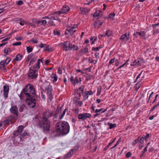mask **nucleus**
<instances>
[{
	"label": "nucleus",
	"mask_w": 159,
	"mask_h": 159,
	"mask_svg": "<svg viewBox=\"0 0 159 159\" xmlns=\"http://www.w3.org/2000/svg\"><path fill=\"white\" fill-rule=\"evenodd\" d=\"M35 94L34 88L32 85L28 84L24 88L20 93L19 97L21 99L24 97L26 98V102L30 108H34L36 106V100L34 98Z\"/></svg>",
	"instance_id": "1"
},
{
	"label": "nucleus",
	"mask_w": 159,
	"mask_h": 159,
	"mask_svg": "<svg viewBox=\"0 0 159 159\" xmlns=\"http://www.w3.org/2000/svg\"><path fill=\"white\" fill-rule=\"evenodd\" d=\"M53 115V112L47 111L43 116L38 119L37 122V125L45 134L50 132L51 123L49 118Z\"/></svg>",
	"instance_id": "2"
},
{
	"label": "nucleus",
	"mask_w": 159,
	"mask_h": 159,
	"mask_svg": "<svg viewBox=\"0 0 159 159\" xmlns=\"http://www.w3.org/2000/svg\"><path fill=\"white\" fill-rule=\"evenodd\" d=\"M56 129L58 132H61L63 134L65 135L69 132L70 127L67 122H59L56 125Z\"/></svg>",
	"instance_id": "3"
},
{
	"label": "nucleus",
	"mask_w": 159,
	"mask_h": 159,
	"mask_svg": "<svg viewBox=\"0 0 159 159\" xmlns=\"http://www.w3.org/2000/svg\"><path fill=\"white\" fill-rule=\"evenodd\" d=\"M39 69H36L34 68V65L30 68L29 72L28 73V75L31 79L36 78L38 75H37V71Z\"/></svg>",
	"instance_id": "4"
},
{
	"label": "nucleus",
	"mask_w": 159,
	"mask_h": 159,
	"mask_svg": "<svg viewBox=\"0 0 159 159\" xmlns=\"http://www.w3.org/2000/svg\"><path fill=\"white\" fill-rule=\"evenodd\" d=\"M18 108L16 106H12L10 109V111L12 114L14 115V116L11 115L10 117L11 118L16 119L18 115Z\"/></svg>",
	"instance_id": "5"
},
{
	"label": "nucleus",
	"mask_w": 159,
	"mask_h": 159,
	"mask_svg": "<svg viewBox=\"0 0 159 159\" xmlns=\"http://www.w3.org/2000/svg\"><path fill=\"white\" fill-rule=\"evenodd\" d=\"M91 116V114L87 113H84L79 114L78 116V118L79 119L83 121L88 118H90Z\"/></svg>",
	"instance_id": "6"
},
{
	"label": "nucleus",
	"mask_w": 159,
	"mask_h": 159,
	"mask_svg": "<svg viewBox=\"0 0 159 159\" xmlns=\"http://www.w3.org/2000/svg\"><path fill=\"white\" fill-rule=\"evenodd\" d=\"M70 9V8L66 5H64L61 10L56 11L54 14L61 15V14H66L67 12Z\"/></svg>",
	"instance_id": "7"
},
{
	"label": "nucleus",
	"mask_w": 159,
	"mask_h": 159,
	"mask_svg": "<svg viewBox=\"0 0 159 159\" xmlns=\"http://www.w3.org/2000/svg\"><path fill=\"white\" fill-rule=\"evenodd\" d=\"M24 127L23 125L19 126L16 131H14L13 134L15 137L20 135L23 131Z\"/></svg>",
	"instance_id": "8"
},
{
	"label": "nucleus",
	"mask_w": 159,
	"mask_h": 159,
	"mask_svg": "<svg viewBox=\"0 0 159 159\" xmlns=\"http://www.w3.org/2000/svg\"><path fill=\"white\" fill-rule=\"evenodd\" d=\"M61 45L62 46L63 48V50L66 51V49L69 48L70 45V43L68 41L64 42L63 43H61Z\"/></svg>",
	"instance_id": "9"
},
{
	"label": "nucleus",
	"mask_w": 159,
	"mask_h": 159,
	"mask_svg": "<svg viewBox=\"0 0 159 159\" xmlns=\"http://www.w3.org/2000/svg\"><path fill=\"white\" fill-rule=\"evenodd\" d=\"M70 82H71L73 85L74 86L76 84H78L80 83L78 80V77H76L74 80V77L72 76H71L70 78Z\"/></svg>",
	"instance_id": "10"
},
{
	"label": "nucleus",
	"mask_w": 159,
	"mask_h": 159,
	"mask_svg": "<svg viewBox=\"0 0 159 159\" xmlns=\"http://www.w3.org/2000/svg\"><path fill=\"white\" fill-rule=\"evenodd\" d=\"M78 49L79 48L78 46L75 45H72L71 43H70V45L69 47V48H68V49H66V52L68 51H71L72 50L73 51H77Z\"/></svg>",
	"instance_id": "11"
},
{
	"label": "nucleus",
	"mask_w": 159,
	"mask_h": 159,
	"mask_svg": "<svg viewBox=\"0 0 159 159\" xmlns=\"http://www.w3.org/2000/svg\"><path fill=\"white\" fill-rule=\"evenodd\" d=\"M43 59L42 58L41 59H39L38 60V61L37 62L36 65H34V68H35L36 69H39L40 66V62L43 63Z\"/></svg>",
	"instance_id": "12"
},
{
	"label": "nucleus",
	"mask_w": 159,
	"mask_h": 159,
	"mask_svg": "<svg viewBox=\"0 0 159 159\" xmlns=\"http://www.w3.org/2000/svg\"><path fill=\"white\" fill-rule=\"evenodd\" d=\"M129 33H128V34H125L124 35H121L120 39L122 40L127 41L129 40Z\"/></svg>",
	"instance_id": "13"
},
{
	"label": "nucleus",
	"mask_w": 159,
	"mask_h": 159,
	"mask_svg": "<svg viewBox=\"0 0 159 159\" xmlns=\"http://www.w3.org/2000/svg\"><path fill=\"white\" fill-rule=\"evenodd\" d=\"M74 151H76L75 149H72L70 150L67 154L65 155V157L66 158H69L71 156L73 155L74 153L73 152Z\"/></svg>",
	"instance_id": "14"
},
{
	"label": "nucleus",
	"mask_w": 159,
	"mask_h": 159,
	"mask_svg": "<svg viewBox=\"0 0 159 159\" xmlns=\"http://www.w3.org/2000/svg\"><path fill=\"white\" fill-rule=\"evenodd\" d=\"M37 24H40V25H44L47 23V21L45 20H38L36 21Z\"/></svg>",
	"instance_id": "15"
},
{
	"label": "nucleus",
	"mask_w": 159,
	"mask_h": 159,
	"mask_svg": "<svg viewBox=\"0 0 159 159\" xmlns=\"http://www.w3.org/2000/svg\"><path fill=\"white\" fill-rule=\"evenodd\" d=\"M23 58V55L20 53H18L16 56V57L14 59V61H17L21 60Z\"/></svg>",
	"instance_id": "16"
},
{
	"label": "nucleus",
	"mask_w": 159,
	"mask_h": 159,
	"mask_svg": "<svg viewBox=\"0 0 159 159\" xmlns=\"http://www.w3.org/2000/svg\"><path fill=\"white\" fill-rule=\"evenodd\" d=\"M136 36L139 35L142 38H144L145 37V34L144 31H142L140 32H136L135 34Z\"/></svg>",
	"instance_id": "17"
},
{
	"label": "nucleus",
	"mask_w": 159,
	"mask_h": 159,
	"mask_svg": "<svg viewBox=\"0 0 159 159\" xmlns=\"http://www.w3.org/2000/svg\"><path fill=\"white\" fill-rule=\"evenodd\" d=\"M26 135L29 136V134L26 131H25L24 132L23 134H22L21 135H20V136L19 137L20 138V141H23V139H22V138H24Z\"/></svg>",
	"instance_id": "18"
},
{
	"label": "nucleus",
	"mask_w": 159,
	"mask_h": 159,
	"mask_svg": "<svg viewBox=\"0 0 159 159\" xmlns=\"http://www.w3.org/2000/svg\"><path fill=\"white\" fill-rule=\"evenodd\" d=\"M102 22H101L100 21H96L94 22V25L95 27H99V26L100 25H101L102 24Z\"/></svg>",
	"instance_id": "19"
},
{
	"label": "nucleus",
	"mask_w": 159,
	"mask_h": 159,
	"mask_svg": "<svg viewBox=\"0 0 159 159\" xmlns=\"http://www.w3.org/2000/svg\"><path fill=\"white\" fill-rule=\"evenodd\" d=\"M4 92L6 93H8L9 91V85L6 84L3 86Z\"/></svg>",
	"instance_id": "20"
},
{
	"label": "nucleus",
	"mask_w": 159,
	"mask_h": 159,
	"mask_svg": "<svg viewBox=\"0 0 159 159\" xmlns=\"http://www.w3.org/2000/svg\"><path fill=\"white\" fill-rule=\"evenodd\" d=\"M47 94L48 95V99L50 101H51L53 98L52 95L51 91H48L47 92Z\"/></svg>",
	"instance_id": "21"
},
{
	"label": "nucleus",
	"mask_w": 159,
	"mask_h": 159,
	"mask_svg": "<svg viewBox=\"0 0 159 159\" xmlns=\"http://www.w3.org/2000/svg\"><path fill=\"white\" fill-rule=\"evenodd\" d=\"M25 108V106L24 104H22L19 106V111L20 112H22L23 111V110Z\"/></svg>",
	"instance_id": "22"
},
{
	"label": "nucleus",
	"mask_w": 159,
	"mask_h": 159,
	"mask_svg": "<svg viewBox=\"0 0 159 159\" xmlns=\"http://www.w3.org/2000/svg\"><path fill=\"white\" fill-rule=\"evenodd\" d=\"M69 29H68L66 30V31H67L68 33L70 34V35H72L75 32L76 30L73 29L69 27Z\"/></svg>",
	"instance_id": "23"
},
{
	"label": "nucleus",
	"mask_w": 159,
	"mask_h": 159,
	"mask_svg": "<svg viewBox=\"0 0 159 159\" xmlns=\"http://www.w3.org/2000/svg\"><path fill=\"white\" fill-rule=\"evenodd\" d=\"M102 14H100L99 11H96L93 15L94 17H98V18H100L102 16Z\"/></svg>",
	"instance_id": "24"
},
{
	"label": "nucleus",
	"mask_w": 159,
	"mask_h": 159,
	"mask_svg": "<svg viewBox=\"0 0 159 159\" xmlns=\"http://www.w3.org/2000/svg\"><path fill=\"white\" fill-rule=\"evenodd\" d=\"M17 21L20 25L22 26L24 25L25 23V20L24 19H23L22 18H19L18 20H17Z\"/></svg>",
	"instance_id": "25"
},
{
	"label": "nucleus",
	"mask_w": 159,
	"mask_h": 159,
	"mask_svg": "<svg viewBox=\"0 0 159 159\" xmlns=\"http://www.w3.org/2000/svg\"><path fill=\"white\" fill-rule=\"evenodd\" d=\"M37 58V57L36 56H34V57H33L32 59L31 60L30 62L29 65L30 66L31 65L33 64L34 62L36 60Z\"/></svg>",
	"instance_id": "26"
},
{
	"label": "nucleus",
	"mask_w": 159,
	"mask_h": 159,
	"mask_svg": "<svg viewBox=\"0 0 159 159\" xmlns=\"http://www.w3.org/2000/svg\"><path fill=\"white\" fill-rule=\"evenodd\" d=\"M112 34V31L108 30L107 31L106 33L105 34V36H107V37H109Z\"/></svg>",
	"instance_id": "27"
},
{
	"label": "nucleus",
	"mask_w": 159,
	"mask_h": 159,
	"mask_svg": "<svg viewBox=\"0 0 159 159\" xmlns=\"http://www.w3.org/2000/svg\"><path fill=\"white\" fill-rule=\"evenodd\" d=\"M88 52V49L87 48H85L83 49H82L80 50L81 53L83 52L84 53H86Z\"/></svg>",
	"instance_id": "28"
},
{
	"label": "nucleus",
	"mask_w": 159,
	"mask_h": 159,
	"mask_svg": "<svg viewBox=\"0 0 159 159\" xmlns=\"http://www.w3.org/2000/svg\"><path fill=\"white\" fill-rule=\"evenodd\" d=\"M66 108L63 111L62 113L61 114V116H60L59 118H58V119L59 120H61V119L64 116V115L65 114L66 112Z\"/></svg>",
	"instance_id": "29"
},
{
	"label": "nucleus",
	"mask_w": 159,
	"mask_h": 159,
	"mask_svg": "<svg viewBox=\"0 0 159 159\" xmlns=\"http://www.w3.org/2000/svg\"><path fill=\"white\" fill-rule=\"evenodd\" d=\"M33 48L31 46H28L27 47V51L28 53H30L32 51Z\"/></svg>",
	"instance_id": "30"
},
{
	"label": "nucleus",
	"mask_w": 159,
	"mask_h": 159,
	"mask_svg": "<svg viewBox=\"0 0 159 159\" xmlns=\"http://www.w3.org/2000/svg\"><path fill=\"white\" fill-rule=\"evenodd\" d=\"M10 119H6L4 121V122L5 124H9V123L10 121H11V120L12 119H14L13 118H11L10 117Z\"/></svg>",
	"instance_id": "31"
},
{
	"label": "nucleus",
	"mask_w": 159,
	"mask_h": 159,
	"mask_svg": "<svg viewBox=\"0 0 159 159\" xmlns=\"http://www.w3.org/2000/svg\"><path fill=\"white\" fill-rule=\"evenodd\" d=\"M137 65H141L142 60L140 59H138L136 60Z\"/></svg>",
	"instance_id": "32"
},
{
	"label": "nucleus",
	"mask_w": 159,
	"mask_h": 159,
	"mask_svg": "<svg viewBox=\"0 0 159 159\" xmlns=\"http://www.w3.org/2000/svg\"><path fill=\"white\" fill-rule=\"evenodd\" d=\"M75 94L76 96H78V97L80 98V92L79 91V90H76L75 91Z\"/></svg>",
	"instance_id": "33"
},
{
	"label": "nucleus",
	"mask_w": 159,
	"mask_h": 159,
	"mask_svg": "<svg viewBox=\"0 0 159 159\" xmlns=\"http://www.w3.org/2000/svg\"><path fill=\"white\" fill-rule=\"evenodd\" d=\"M53 33L55 35H57L58 36H60V32L57 30H54Z\"/></svg>",
	"instance_id": "34"
},
{
	"label": "nucleus",
	"mask_w": 159,
	"mask_h": 159,
	"mask_svg": "<svg viewBox=\"0 0 159 159\" xmlns=\"http://www.w3.org/2000/svg\"><path fill=\"white\" fill-rule=\"evenodd\" d=\"M84 76L86 77V81H88L91 78V75L90 74H87L86 75Z\"/></svg>",
	"instance_id": "35"
},
{
	"label": "nucleus",
	"mask_w": 159,
	"mask_h": 159,
	"mask_svg": "<svg viewBox=\"0 0 159 159\" xmlns=\"http://www.w3.org/2000/svg\"><path fill=\"white\" fill-rule=\"evenodd\" d=\"M10 60V58L8 57L6 59V60L4 62V63L5 65H7L8 64Z\"/></svg>",
	"instance_id": "36"
},
{
	"label": "nucleus",
	"mask_w": 159,
	"mask_h": 159,
	"mask_svg": "<svg viewBox=\"0 0 159 159\" xmlns=\"http://www.w3.org/2000/svg\"><path fill=\"white\" fill-rule=\"evenodd\" d=\"M108 124H109V125L110 126L109 128L110 129H112L113 128H114L116 127V124H112L109 123V122L108 123Z\"/></svg>",
	"instance_id": "37"
},
{
	"label": "nucleus",
	"mask_w": 159,
	"mask_h": 159,
	"mask_svg": "<svg viewBox=\"0 0 159 159\" xmlns=\"http://www.w3.org/2000/svg\"><path fill=\"white\" fill-rule=\"evenodd\" d=\"M5 64L2 61L0 62V69H2V68L5 67Z\"/></svg>",
	"instance_id": "38"
},
{
	"label": "nucleus",
	"mask_w": 159,
	"mask_h": 159,
	"mask_svg": "<svg viewBox=\"0 0 159 159\" xmlns=\"http://www.w3.org/2000/svg\"><path fill=\"white\" fill-rule=\"evenodd\" d=\"M84 93V100H85L88 98L89 97V94L87 93H86V92H85Z\"/></svg>",
	"instance_id": "39"
},
{
	"label": "nucleus",
	"mask_w": 159,
	"mask_h": 159,
	"mask_svg": "<svg viewBox=\"0 0 159 159\" xmlns=\"http://www.w3.org/2000/svg\"><path fill=\"white\" fill-rule=\"evenodd\" d=\"M57 76L55 74L54 75V76L53 77V80H52V81L53 83L57 81Z\"/></svg>",
	"instance_id": "40"
},
{
	"label": "nucleus",
	"mask_w": 159,
	"mask_h": 159,
	"mask_svg": "<svg viewBox=\"0 0 159 159\" xmlns=\"http://www.w3.org/2000/svg\"><path fill=\"white\" fill-rule=\"evenodd\" d=\"M115 16V14L112 13H110L109 15V16L110 18H113Z\"/></svg>",
	"instance_id": "41"
},
{
	"label": "nucleus",
	"mask_w": 159,
	"mask_h": 159,
	"mask_svg": "<svg viewBox=\"0 0 159 159\" xmlns=\"http://www.w3.org/2000/svg\"><path fill=\"white\" fill-rule=\"evenodd\" d=\"M48 23L49 24L51 25H52L53 26H55L56 25L55 24L54 22L52 20H49L48 22Z\"/></svg>",
	"instance_id": "42"
},
{
	"label": "nucleus",
	"mask_w": 159,
	"mask_h": 159,
	"mask_svg": "<svg viewBox=\"0 0 159 159\" xmlns=\"http://www.w3.org/2000/svg\"><path fill=\"white\" fill-rule=\"evenodd\" d=\"M21 42H16L12 44L13 46H17V45H20L21 44Z\"/></svg>",
	"instance_id": "43"
},
{
	"label": "nucleus",
	"mask_w": 159,
	"mask_h": 159,
	"mask_svg": "<svg viewBox=\"0 0 159 159\" xmlns=\"http://www.w3.org/2000/svg\"><path fill=\"white\" fill-rule=\"evenodd\" d=\"M55 14H54V13L53 14H52V15H54L53 16H51V15H49V16H48V19H51V20H53L55 18V17L54 16V15Z\"/></svg>",
	"instance_id": "44"
},
{
	"label": "nucleus",
	"mask_w": 159,
	"mask_h": 159,
	"mask_svg": "<svg viewBox=\"0 0 159 159\" xmlns=\"http://www.w3.org/2000/svg\"><path fill=\"white\" fill-rule=\"evenodd\" d=\"M57 117H58L57 115L54 114V116H53V120L55 121H57V120L58 119L57 118Z\"/></svg>",
	"instance_id": "45"
},
{
	"label": "nucleus",
	"mask_w": 159,
	"mask_h": 159,
	"mask_svg": "<svg viewBox=\"0 0 159 159\" xmlns=\"http://www.w3.org/2000/svg\"><path fill=\"white\" fill-rule=\"evenodd\" d=\"M159 33V30H153V34L155 35L156 34Z\"/></svg>",
	"instance_id": "46"
},
{
	"label": "nucleus",
	"mask_w": 159,
	"mask_h": 159,
	"mask_svg": "<svg viewBox=\"0 0 159 159\" xmlns=\"http://www.w3.org/2000/svg\"><path fill=\"white\" fill-rule=\"evenodd\" d=\"M80 11H81V12H80V13H83L85 11V8H80Z\"/></svg>",
	"instance_id": "47"
},
{
	"label": "nucleus",
	"mask_w": 159,
	"mask_h": 159,
	"mask_svg": "<svg viewBox=\"0 0 159 159\" xmlns=\"http://www.w3.org/2000/svg\"><path fill=\"white\" fill-rule=\"evenodd\" d=\"M78 27V25L77 24H75L73 26H69V27L71 28V29H74L75 28H77Z\"/></svg>",
	"instance_id": "48"
},
{
	"label": "nucleus",
	"mask_w": 159,
	"mask_h": 159,
	"mask_svg": "<svg viewBox=\"0 0 159 159\" xmlns=\"http://www.w3.org/2000/svg\"><path fill=\"white\" fill-rule=\"evenodd\" d=\"M101 88H98L97 90V95H100L101 92Z\"/></svg>",
	"instance_id": "49"
},
{
	"label": "nucleus",
	"mask_w": 159,
	"mask_h": 159,
	"mask_svg": "<svg viewBox=\"0 0 159 159\" xmlns=\"http://www.w3.org/2000/svg\"><path fill=\"white\" fill-rule=\"evenodd\" d=\"M158 105H159V104H156L155 105H154L153 106V107H152V108L151 109L150 111H153L154 109L156 107H157V106H158Z\"/></svg>",
	"instance_id": "50"
},
{
	"label": "nucleus",
	"mask_w": 159,
	"mask_h": 159,
	"mask_svg": "<svg viewBox=\"0 0 159 159\" xmlns=\"http://www.w3.org/2000/svg\"><path fill=\"white\" fill-rule=\"evenodd\" d=\"M120 63V61L116 59L115 60V65L116 66H118Z\"/></svg>",
	"instance_id": "51"
},
{
	"label": "nucleus",
	"mask_w": 159,
	"mask_h": 159,
	"mask_svg": "<svg viewBox=\"0 0 159 159\" xmlns=\"http://www.w3.org/2000/svg\"><path fill=\"white\" fill-rule=\"evenodd\" d=\"M31 41L34 43H38V40H37L35 39H31Z\"/></svg>",
	"instance_id": "52"
},
{
	"label": "nucleus",
	"mask_w": 159,
	"mask_h": 159,
	"mask_svg": "<svg viewBox=\"0 0 159 159\" xmlns=\"http://www.w3.org/2000/svg\"><path fill=\"white\" fill-rule=\"evenodd\" d=\"M8 93H6L4 92L3 96L6 99L8 97Z\"/></svg>",
	"instance_id": "53"
},
{
	"label": "nucleus",
	"mask_w": 159,
	"mask_h": 159,
	"mask_svg": "<svg viewBox=\"0 0 159 159\" xmlns=\"http://www.w3.org/2000/svg\"><path fill=\"white\" fill-rule=\"evenodd\" d=\"M115 61V58L111 59L109 62V65H111L112 63H114Z\"/></svg>",
	"instance_id": "54"
},
{
	"label": "nucleus",
	"mask_w": 159,
	"mask_h": 159,
	"mask_svg": "<svg viewBox=\"0 0 159 159\" xmlns=\"http://www.w3.org/2000/svg\"><path fill=\"white\" fill-rule=\"evenodd\" d=\"M136 65H137V63H136V60H134V61H133V62H131V64H130L131 66H134Z\"/></svg>",
	"instance_id": "55"
},
{
	"label": "nucleus",
	"mask_w": 159,
	"mask_h": 159,
	"mask_svg": "<svg viewBox=\"0 0 159 159\" xmlns=\"http://www.w3.org/2000/svg\"><path fill=\"white\" fill-rule=\"evenodd\" d=\"M129 59H128L127 60L126 62L125 63H124L123 64H122L121 66H120L119 67H118V68H121V67H123L126 64H128V63H127V62L129 61Z\"/></svg>",
	"instance_id": "56"
},
{
	"label": "nucleus",
	"mask_w": 159,
	"mask_h": 159,
	"mask_svg": "<svg viewBox=\"0 0 159 159\" xmlns=\"http://www.w3.org/2000/svg\"><path fill=\"white\" fill-rule=\"evenodd\" d=\"M99 49V48H98V47H96V48L93 47L92 48V50L93 51V50L95 51H97Z\"/></svg>",
	"instance_id": "57"
},
{
	"label": "nucleus",
	"mask_w": 159,
	"mask_h": 159,
	"mask_svg": "<svg viewBox=\"0 0 159 159\" xmlns=\"http://www.w3.org/2000/svg\"><path fill=\"white\" fill-rule=\"evenodd\" d=\"M23 3V2L21 0H19L18 1L17 4L18 5H21Z\"/></svg>",
	"instance_id": "58"
},
{
	"label": "nucleus",
	"mask_w": 159,
	"mask_h": 159,
	"mask_svg": "<svg viewBox=\"0 0 159 159\" xmlns=\"http://www.w3.org/2000/svg\"><path fill=\"white\" fill-rule=\"evenodd\" d=\"M85 92L89 95H91L93 93V92L91 90L90 91H86Z\"/></svg>",
	"instance_id": "59"
},
{
	"label": "nucleus",
	"mask_w": 159,
	"mask_h": 159,
	"mask_svg": "<svg viewBox=\"0 0 159 159\" xmlns=\"http://www.w3.org/2000/svg\"><path fill=\"white\" fill-rule=\"evenodd\" d=\"M150 134H147L145 136V140L147 141V139L149 138V137Z\"/></svg>",
	"instance_id": "60"
},
{
	"label": "nucleus",
	"mask_w": 159,
	"mask_h": 159,
	"mask_svg": "<svg viewBox=\"0 0 159 159\" xmlns=\"http://www.w3.org/2000/svg\"><path fill=\"white\" fill-rule=\"evenodd\" d=\"M57 111L58 113H60L61 111V109L60 107H58L57 108Z\"/></svg>",
	"instance_id": "61"
},
{
	"label": "nucleus",
	"mask_w": 159,
	"mask_h": 159,
	"mask_svg": "<svg viewBox=\"0 0 159 159\" xmlns=\"http://www.w3.org/2000/svg\"><path fill=\"white\" fill-rule=\"evenodd\" d=\"M158 94H157V95H156L155 97V99L153 100V101L152 102L153 103H154L155 102H156V101H157V97H158Z\"/></svg>",
	"instance_id": "62"
},
{
	"label": "nucleus",
	"mask_w": 159,
	"mask_h": 159,
	"mask_svg": "<svg viewBox=\"0 0 159 159\" xmlns=\"http://www.w3.org/2000/svg\"><path fill=\"white\" fill-rule=\"evenodd\" d=\"M159 25V23L154 24H152V27L153 28H154L156 27H157V26H158Z\"/></svg>",
	"instance_id": "63"
},
{
	"label": "nucleus",
	"mask_w": 159,
	"mask_h": 159,
	"mask_svg": "<svg viewBox=\"0 0 159 159\" xmlns=\"http://www.w3.org/2000/svg\"><path fill=\"white\" fill-rule=\"evenodd\" d=\"M144 140L143 138H141L140 139L139 142L141 143H143Z\"/></svg>",
	"instance_id": "64"
}]
</instances>
